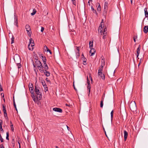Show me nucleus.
I'll use <instances>...</instances> for the list:
<instances>
[{
  "label": "nucleus",
  "mask_w": 148,
  "mask_h": 148,
  "mask_svg": "<svg viewBox=\"0 0 148 148\" xmlns=\"http://www.w3.org/2000/svg\"><path fill=\"white\" fill-rule=\"evenodd\" d=\"M129 106L130 110L134 112H136L137 110V107L135 101H132L130 103Z\"/></svg>",
  "instance_id": "f257e3e1"
},
{
  "label": "nucleus",
  "mask_w": 148,
  "mask_h": 148,
  "mask_svg": "<svg viewBox=\"0 0 148 148\" xmlns=\"http://www.w3.org/2000/svg\"><path fill=\"white\" fill-rule=\"evenodd\" d=\"M101 63L100 66L99 67L98 71V75H102V73L103 69V68L104 66L105 65V61L104 60H102L101 61Z\"/></svg>",
  "instance_id": "f03ea898"
},
{
  "label": "nucleus",
  "mask_w": 148,
  "mask_h": 148,
  "mask_svg": "<svg viewBox=\"0 0 148 148\" xmlns=\"http://www.w3.org/2000/svg\"><path fill=\"white\" fill-rule=\"evenodd\" d=\"M17 56V58L18 60V62H16V61L15 59L14 58V60L15 62L17 64V66L18 67V68L19 69L21 67V65L20 64L21 60H20V58L19 56L18 55H16Z\"/></svg>",
  "instance_id": "7ed1b4c3"
},
{
  "label": "nucleus",
  "mask_w": 148,
  "mask_h": 148,
  "mask_svg": "<svg viewBox=\"0 0 148 148\" xmlns=\"http://www.w3.org/2000/svg\"><path fill=\"white\" fill-rule=\"evenodd\" d=\"M25 28L28 35L31 36L32 32L30 26L29 25H27L25 26Z\"/></svg>",
  "instance_id": "20e7f679"
},
{
  "label": "nucleus",
  "mask_w": 148,
  "mask_h": 148,
  "mask_svg": "<svg viewBox=\"0 0 148 148\" xmlns=\"http://www.w3.org/2000/svg\"><path fill=\"white\" fill-rule=\"evenodd\" d=\"M29 43L28 45V48L29 50H32L34 49L33 47L30 48V45L31 44H34V41L32 38H30L29 39Z\"/></svg>",
  "instance_id": "39448f33"
},
{
  "label": "nucleus",
  "mask_w": 148,
  "mask_h": 148,
  "mask_svg": "<svg viewBox=\"0 0 148 148\" xmlns=\"http://www.w3.org/2000/svg\"><path fill=\"white\" fill-rule=\"evenodd\" d=\"M144 11H145V17L144 18V20L143 22V24H144L145 20L146 19V18L148 17V12L147 11V8H145Z\"/></svg>",
  "instance_id": "423d86ee"
},
{
  "label": "nucleus",
  "mask_w": 148,
  "mask_h": 148,
  "mask_svg": "<svg viewBox=\"0 0 148 148\" xmlns=\"http://www.w3.org/2000/svg\"><path fill=\"white\" fill-rule=\"evenodd\" d=\"M53 110L55 112H58L60 113L62 112V110L59 108H53Z\"/></svg>",
  "instance_id": "0eeeda50"
},
{
  "label": "nucleus",
  "mask_w": 148,
  "mask_h": 148,
  "mask_svg": "<svg viewBox=\"0 0 148 148\" xmlns=\"http://www.w3.org/2000/svg\"><path fill=\"white\" fill-rule=\"evenodd\" d=\"M47 69H45L43 70L42 71V73H46V74H45V75L46 77H48L50 76V73L49 71H47Z\"/></svg>",
  "instance_id": "6e6552de"
},
{
  "label": "nucleus",
  "mask_w": 148,
  "mask_h": 148,
  "mask_svg": "<svg viewBox=\"0 0 148 148\" xmlns=\"http://www.w3.org/2000/svg\"><path fill=\"white\" fill-rule=\"evenodd\" d=\"M140 45H139L138 47L137 48L136 52H137V58H138V59H139V58H138V56L139 55V53L140 52Z\"/></svg>",
  "instance_id": "1a4fd4ad"
},
{
  "label": "nucleus",
  "mask_w": 148,
  "mask_h": 148,
  "mask_svg": "<svg viewBox=\"0 0 148 148\" xmlns=\"http://www.w3.org/2000/svg\"><path fill=\"white\" fill-rule=\"evenodd\" d=\"M29 87L30 92H33V91H34V90H33L34 89L32 83L29 84Z\"/></svg>",
  "instance_id": "9d476101"
},
{
  "label": "nucleus",
  "mask_w": 148,
  "mask_h": 148,
  "mask_svg": "<svg viewBox=\"0 0 148 148\" xmlns=\"http://www.w3.org/2000/svg\"><path fill=\"white\" fill-rule=\"evenodd\" d=\"M35 91L36 93V94L38 95V94H40V93H41V92L38 89V87L37 86H35Z\"/></svg>",
  "instance_id": "9b49d317"
},
{
  "label": "nucleus",
  "mask_w": 148,
  "mask_h": 148,
  "mask_svg": "<svg viewBox=\"0 0 148 148\" xmlns=\"http://www.w3.org/2000/svg\"><path fill=\"white\" fill-rule=\"evenodd\" d=\"M124 141H126L128 136V133L125 130L124 131Z\"/></svg>",
  "instance_id": "f8f14e48"
},
{
  "label": "nucleus",
  "mask_w": 148,
  "mask_h": 148,
  "mask_svg": "<svg viewBox=\"0 0 148 148\" xmlns=\"http://www.w3.org/2000/svg\"><path fill=\"white\" fill-rule=\"evenodd\" d=\"M90 53H91V56H93L95 52V50L93 48L90 49Z\"/></svg>",
  "instance_id": "ddd939ff"
},
{
  "label": "nucleus",
  "mask_w": 148,
  "mask_h": 148,
  "mask_svg": "<svg viewBox=\"0 0 148 148\" xmlns=\"http://www.w3.org/2000/svg\"><path fill=\"white\" fill-rule=\"evenodd\" d=\"M41 55V56L40 57V58H41L43 63L46 62L47 59L46 57L45 56H43V55L41 54L40 56Z\"/></svg>",
  "instance_id": "4468645a"
},
{
  "label": "nucleus",
  "mask_w": 148,
  "mask_h": 148,
  "mask_svg": "<svg viewBox=\"0 0 148 148\" xmlns=\"http://www.w3.org/2000/svg\"><path fill=\"white\" fill-rule=\"evenodd\" d=\"M143 31L145 33L147 34L148 31V26H145L143 28Z\"/></svg>",
  "instance_id": "2eb2a0df"
},
{
  "label": "nucleus",
  "mask_w": 148,
  "mask_h": 148,
  "mask_svg": "<svg viewBox=\"0 0 148 148\" xmlns=\"http://www.w3.org/2000/svg\"><path fill=\"white\" fill-rule=\"evenodd\" d=\"M18 19L16 17V16H15L14 15V24L15 25H16V26L18 27Z\"/></svg>",
  "instance_id": "dca6fc26"
},
{
  "label": "nucleus",
  "mask_w": 148,
  "mask_h": 148,
  "mask_svg": "<svg viewBox=\"0 0 148 148\" xmlns=\"http://www.w3.org/2000/svg\"><path fill=\"white\" fill-rule=\"evenodd\" d=\"M43 68L44 69H48L49 67L47 66V64H46V62L44 63V64L43 66Z\"/></svg>",
  "instance_id": "f3484780"
},
{
  "label": "nucleus",
  "mask_w": 148,
  "mask_h": 148,
  "mask_svg": "<svg viewBox=\"0 0 148 148\" xmlns=\"http://www.w3.org/2000/svg\"><path fill=\"white\" fill-rule=\"evenodd\" d=\"M82 59L83 60V64L84 65H86L87 64L86 63V59L85 57H82Z\"/></svg>",
  "instance_id": "a211bd4d"
},
{
  "label": "nucleus",
  "mask_w": 148,
  "mask_h": 148,
  "mask_svg": "<svg viewBox=\"0 0 148 148\" xmlns=\"http://www.w3.org/2000/svg\"><path fill=\"white\" fill-rule=\"evenodd\" d=\"M102 25L101 24V25H100L98 28V32H100V33H101L102 31Z\"/></svg>",
  "instance_id": "6ab92c4d"
},
{
  "label": "nucleus",
  "mask_w": 148,
  "mask_h": 148,
  "mask_svg": "<svg viewBox=\"0 0 148 148\" xmlns=\"http://www.w3.org/2000/svg\"><path fill=\"white\" fill-rule=\"evenodd\" d=\"M32 99H33V101H34V102L35 103H37V102H38V96H37L36 97H36H34V98H32Z\"/></svg>",
  "instance_id": "aec40b11"
},
{
  "label": "nucleus",
  "mask_w": 148,
  "mask_h": 148,
  "mask_svg": "<svg viewBox=\"0 0 148 148\" xmlns=\"http://www.w3.org/2000/svg\"><path fill=\"white\" fill-rule=\"evenodd\" d=\"M90 84H88V86H87V88L88 90V93L89 94L88 95H89L90 92Z\"/></svg>",
  "instance_id": "412c9836"
},
{
  "label": "nucleus",
  "mask_w": 148,
  "mask_h": 148,
  "mask_svg": "<svg viewBox=\"0 0 148 148\" xmlns=\"http://www.w3.org/2000/svg\"><path fill=\"white\" fill-rule=\"evenodd\" d=\"M91 9L93 11L94 13L96 14L97 15V13L96 11V10L92 6H91Z\"/></svg>",
  "instance_id": "4be33fe9"
},
{
  "label": "nucleus",
  "mask_w": 148,
  "mask_h": 148,
  "mask_svg": "<svg viewBox=\"0 0 148 148\" xmlns=\"http://www.w3.org/2000/svg\"><path fill=\"white\" fill-rule=\"evenodd\" d=\"M35 62L36 64V65H37V67L41 63L40 61L39 60H37V61H35Z\"/></svg>",
  "instance_id": "5701e85b"
},
{
  "label": "nucleus",
  "mask_w": 148,
  "mask_h": 148,
  "mask_svg": "<svg viewBox=\"0 0 148 148\" xmlns=\"http://www.w3.org/2000/svg\"><path fill=\"white\" fill-rule=\"evenodd\" d=\"M89 47L90 49L93 48V41H90L89 42Z\"/></svg>",
  "instance_id": "b1692460"
},
{
  "label": "nucleus",
  "mask_w": 148,
  "mask_h": 148,
  "mask_svg": "<svg viewBox=\"0 0 148 148\" xmlns=\"http://www.w3.org/2000/svg\"><path fill=\"white\" fill-rule=\"evenodd\" d=\"M41 83L43 86V87H45V86H46L47 85V84L45 83V81L43 80H41Z\"/></svg>",
  "instance_id": "393cba45"
},
{
  "label": "nucleus",
  "mask_w": 148,
  "mask_h": 148,
  "mask_svg": "<svg viewBox=\"0 0 148 148\" xmlns=\"http://www.w3.org/2000/svg\"><path fill=\"white\" fill-rule=\"evenodd\" d=\"M102 100L101 101L100 103V107L101 108H102L103 106V101L104 100V98H103V97L102 98Z\"/></svg>",
  "instance_id": "a878e982"
},
{
  "label": "nucleus",
  "mask_w": 148,
  "mask_h": 148,
  "mask_svg": "<svg viewBox=\"0 0 148 148\" xmlns=\"http://www.w3.org/2000/svg\"><path fill=\"white\" fill-rule=\"evenodd\" d=\"M101 7L99 3H98V7L97 9V10L98 11H99L101 10Z\"/></svg>",
  "instance_id": "bb28decb"
},
{
  "label": "nucleus",
  "mask_w": 148,
  "mask_h": 148,
  "mask_svg": "<svg viewBox=\"0 0 148 148\" xmlns=\"http://www.w3.org/2000/svg\"><path fill=\"white\" fill-rule=\"evenodd\" d=\"M36 9L35 8H34L32 12L31 13V14L32 16H33L36 14Z\"/></svg>",
  "instance_id": "cd10ccee"
},
{
  "label": "nucleus",
  "mask_w": 148,
  "mask_h": 148,
  "mask_svg": "<svg viewBox=\"0 0 148 148\" xmlns=\"http://www.w3.org/2000/svg\"><path fill=\"white\" fill-rule=\"evenodd\" d=\"M111 114V121L112 122L113 118V110H112L111 112L110 113Z\"/></svg>",
  "instance_id": "c85d7f7f"
},
{
  "label": "nucleus",
  "mask_w": 148,
  "mask_h": 148,
  "mask_svg": "<svg viewBox=\"0 0 148 148\" xmlns=\"http://www.w3.org/2000/svg\"><path fill=\"white\" fill-rule=\"evenodd\" d=\"M2 106L3 112L6 113V110L4 105L3 104H2Z\"/></svg>",
  "instance_id": "c756f323"
},
{
  "label": "nucleus",
  "mask_w": 148,
  "mask_h": 148,
  "mask_svg": "<svg viewBox=\"0 0 148 148\" xmlns=\"http://www.w3.org/2000/svg\"><path fill=\"white\" fill-rule=\"evenodd\" d=\"M101 77V79L104 80L105 79V75L102 73V75H99Z\"/></svg>",
  "instance_id": "7c9ffc66"
},
{
  "label": "nucleus",
  "mask_w": 148,
  "mask_h": 148,
  "mask_svg": "<svg viewBox=\"0 0 148 148\" xmlns=\"http://www.w3.org/2000/svg\"><path fill=\"white\" fill-rule=\"evenodd\" d=\"M31 97H32V98H34V97H36V96L35 95V94H34V91H33V92H31Z\"/></svg>",
  "instance_id": "2f4dec72"
},
{
  "label": "nucleus",
  "mask_w": 148,
  "mask_h": 148,
  "mask_svg": "<svg viewBox=\"0 0 148 148\" xmlns=\"http://www.w3.org/2000/svg\"><path fill=\"white\" fill-rule=\"evenodd\" d=\"M12 35V37L11 38V44H12L14 42V36H13L12 35V34H11Z\"/></svg>",
  "instance_id": "473e14b6"
},
{
  "label": "nucleus",
  "mask_w": 148,
  "mask_h": 148,
  "mask_svg": "<svg viewBox=\"0 0 148 148\" xmlns=\"http://www.w3.org/2000/svg\"><path fill=\"white\" fill-rule=\"evenodd\" d=\"M9 134L8 132H6V139L8 140H9Z\"/></svg>",
  "instance_id": "72a5a7b5"
},
{
  "label": "nucleus",
  "mask_w": 148,
  "mask_h": 148,
  "mask_svg": "<svg viewBox=\"0 0 148 148\" xmlns=\"http://www.w3.org/2000/svg\"><path fill=\"white\" fill-rule=\"evenodd\" d=\"M108 3L107 1H106L105 3L104 4V8H108Z\"/></svg>",
  "instance_id": "f704fd0d"
},
{
  "label": "nucleus",
  "mask_w": 148,
  "mask_h": 148,
  "mask_svg": "<svg viewBox=\"0 0 148 148\" xmlns=\"http://www.w3.org/2000/svg\"><path fill=\"white\" fill-rule=\"evenodd\" d=\"M76 56L77 58L79 56L80 54H79V52H76Z\"/></svg>",
  "instance_id": "c9c22d12"
},
{
  "label": "nucleus",
  "mask_w": 148,
  "mask_h": 148,
  "mask_svg": "<svg viewBox=\"0 0 148 148\" xmlns=\"http://www.w3.org/2000/svg\"><path fill=\"white\" fill-rule=\"evenodd\" d=\"M10 123L11 124H12V125H10V127H11V130H12V131H14V128H13V124H12L11 121H10Z\"/></svg>",
  "instance_id": "e433bc0d"
},
{
  "label": "nucleus",
  "mask_w": 148,
  "mask_h": 148,
  "mask_svg": "<svg viewBox=\"0 0 148 148\" xmlns=\"http://www.w3.org/2000/svg\"><path fill=\"white\" fill-rule=\"evenodd\" d=\"M39 96H38V100H40L42 97V95L41 93H40V94H38Z\"/></svg>",
  "instance_id": "4c0bfd02"
},
{
  "label": "nucleus",
  "mask_w": 148,
  "mask_h": 148,
  "mask_svg": "<svg viewBox=\"0 0 148 148\" xmlns=\"http://www.w3.org/2000/svg\"><path fill=\"white\" fill-rule=\"evenodd\" d=\"M37 67L38 69L41 68H42L43 67V66H42V63H41Z\"/></svg>",
  "instance_id": "58836bf2"
},
{
  "label": "nucleus",
  "mask_w": 148,
  "mask_h": 148,
  "mask_svg": "<svg viewBox=\"0 0 148 148\" xmlns=\"http://www.w3.org/2000/svg\"><path fill=\"white\" fill-rule=\"evenodd\" d=\"M34 58L36 60V61L38 60V58L36 55H34Z\"/></svg>",
  "instance_id": "ea45409f"
},
{
  "label": "nucleus",
  "mask_w": 148,
  "mask_h": 148,
  "mask_svg": "<svg viewBox=\"0 0 148 148\" xmlns=\"http://www.w3.org/2000/svg\"><path fill=\"white\" fill-rule=\"evenodd\" d=\"M43 69H44V68L43 67L42 68H39L38 69L40 72L41 73H42V71H43V70H44Z\"/></svg>",
  "instance_id": "a19ab883"
},
{
  "label": "nucleus",
  "mask_w": 148,
  "mask_h": 148,
  "mask_svg": "<svg viewBox=\"0 0 148 148\" xmlns=\"http://www.w3.org/2000/svg\"><path fill=\"white\" fill-rule=\"evenodd\" d=\"M45 89V92L47 91L48 90V88L47 86V85L46 86L44 87Z\"/></svg>",
  "instance_id": "79ce46f5"
},
{
  "label": "nucleus",
  "mask_w": 148,
  "mask_h": 148,
  "mask_svg": "<svg viewBox=\"0 0 148 148\" xmlns=\"http://www.w3.org/2000/svg\"><path fill=\"white\" fill-rule=\"evenodd\" d=\"M0 140H1V142H3V139L2 138L1 134H0Z\"/></svg>",
  "instance_id": "37998d69"
},
{
  "label": "nucleus",
  "mask_w": 148,
  "mask_h": 148,
  "mask_svg": "<svg viewBox=\"0 0 148 148\" xmlns=\"http://www.w3.org/2000/svg\"><path fill=\"white\" fill-rule=\"evenodd\" d=\"M73 4L75 5H76V1L75 0H71Z\"/></svg>",
  "instance_id": "c03bdc74"
},
{
  "label": "nucleus",
  "mask_w": 148,
  "mask_h": 148,
  "mask_svg": "<svg viewBox=\"0 0 148 148\" xmlns=\"http://www.w3.org/2000/svg\"><path fill=\"white\" fill-rule=\"evenodd\" d=\"M13 104H14V108H16V105L15 103V101H14V97H13Z\"/></svg>",
  "instance_id": "a18cd8bd"
},
{
  "label": "nucleus",
  "mask_w": 148,
  "mask_h": 148,
  "mask_svg": "<svg viewBox=\"0 0 148 148\" xmlns=\"http://www.w3.org/2000/svg\"><path fill=\"white\" fill-rule=\"evenodd\" d=\"M16 55H18L16 54L15 57H14V58H15V59L16 61V62H18V60L17 58V56H16Z\"/></svg>",
  "instance_id": "49530a36"
},
{
  "label": "nucleus",
  "mask_w": 148,
  "mask_h": 148,
  "mask_svg": "<svg viewBox=\"0 0 148 148\" xmlns=\"http://www.w3.org/2000/svg\"><path fill=\"white\" fill-rule=\"evenodd\" d=\"M2 123H3L2 120L0 119V126H2Z\"/></svg>",
  "instance_id": "de8ad7c7"
},
{
  "label": "nucleus",
  "mask_w": 148,
  "mask_h": 148,
  "mask_svg": "<svg viewBox=\"0 0 148 148\" xmlns=\"http://www.w3.org/2000/svg\"><path fill=\"white\" fill-rule=\"evenodd\" d=\"M46 51L47 52H49V53H50L51 54H52V53L51 51L49 49H48Z\"/></svg>",
  "instance_id": "09e8293b"
},
{
  "label": "nucleus",
  "mask_w": 148,
  "mask_h": 148,
  "mask_svg": "<svg viewBox=\"0 0 148 148\" xmlns=\"http://www.w3.org/2000/svg\"><path fill=\"white\" fill-rule=\"evenodd\" d=\"M45 80L47 81L48 82H49L50 83H51V81L47 77L46 78Z\"/></svg>",
  "instance_id": "8fccbe9b"
},
{
  "label": "nucleus",
  "mask_w": 148,
  "mask_h": 148,
  "mask_svg": "<svg viewBox=\"0 0 148 148\" xmlns=\"http://www.w3.org/2000/svg\"><path fill=\"white\" fill-rule=\"evenodd\" d=\"M0 130L1 131H2L3 133V132L4 131L2 129V126H0Z\"/></svg>",
  "instance_id": "3c124183"
},
{
  "label": "nucleus",
  "mask_w": 148,
  "mask_h": 148,
  "mask_svg": "<svg viewBox=\"0 0 148 148\" xmlns=\"http://www.w3.org/2000/svg\"><path fill=\"white\" fill-rule=\"evenodd\" d=\"M3 90V88H2V86L1 84H0V91H1Z\"/></svg>",
  "instance_id": "603ef678"
},
{
  "label": "nucleus",
  "mask_w": 148,
  "mask_h": 148,
  "mask_svg": "<svg viewBox=\"0 0 148 148\" xmlns=\"http://www.w3.org/2000/svg\"><path fill=\"white\" fill-rule=\"evenodd\" d=\"M44 30V28L43 27H41V31L42 32H43Z\"/></svg>",
  "instance_id": "864d4df0"
},
{
  "label": "nucleus",
  "mask_w": 148,
  "mask_h": 148,
  "mask_svg": "<svg viewBox=\"0 0 148 148\" xmlns=\"http://www.w3.org/2000/svg\"><path fill=\"white\" fill-rule=\"evenodd\" d=\"M76 47V49L77 51V52H79V47Z\"/></svg>",
  "instance_id": "5fc2aeb1"
},
{
  "label": "nucleus",
  "mask_w": 148,
  "mask_h": 148,
  "mask_svg": "<svg viewBox=\"0 0 148 148\" xmlns=\"http://www.w3.org/2000/svg\"><path fill=\"white\" fill-rule=\"evenodd\" d=\"M107 29L105 27L104 29L103 30V33H105V34L106 33V31L107 30Z\"/></svg>",
  "instance_id": "6e6d98bb"
},
{
  "label": "nucleus",
  "mask_w": 148,
  "mask_h": 148,
  "mask_svg": "<svg viewBox=\"0 0 148 148\" xmlns=\"http://www.w3.org/2000/svg\"><path fill=\"white\" fill-rule=\"evenodd\" d=\"M44 48L45 49V51H46L48 49H49L46 46H44Z\"/></svg>",
  "instance_id": "4d7b16f0"
},
{
  "label": "nucleus",
  "mask_w": 148,
  "mask_h": 148,
  "mask_svg": "<svg viewBox=\"0 0 148 148\" xmlns=\"http://www.w3.org/2000/svg\"><path fill=\"white\" fill-rule=\"evenodd\" d=\"M137 38V36H134L133 37V39L135 42H136V38Z\"/></svg>",
  "instance_id": "13d9d810"
},
{
  "label": "nucleus",
  "mask_w": 148,
  "mask_h": 148,
  "mask_svg": "<svg viewBox=\"0 0 148 148\" xmlns=\"http://www.w3.org/2000/svg\"><path fill=\"white\" fill-rule=\"evenodd\" d=\"M90 81L89 80V79H88V77H87V83L88 84H90Z\"/></svg>",
  "instance_id": "bf43d9fd"
},
{
  "label": "nucleus",
  "mask_w": 148,
  "mask_h": 148,
  "mask_svg": "<svg viewBox=\"0 0 148 148\" xmlns=\"http://www.w3.org/2000/svg\"><path fill=\"white\" fill-rule=\"evenodd\" d=\"M34 44H30V46H31V47H32H32H33V46H34Z\"/></svg>",
  "instance_id": "052dcab7"
},
{
  "label": "nucleus",
  "mask_w": 148,
  "mask_h": 148,
  "mask_svg": "<svg viewBox=\"0 0 148 148\" xmlns=\"http://www.w3.org/2000/svg\"><path fill=\"white\" fill-rule=\"evenodd\" d=\"M106 34L105 33H103V39H105V34Z\"/></svg>",
  "instance_id": "680f3d73"
},
{
  "label": "nucleus",
  "mask_w": 148,
  "mask_h": 148,
  "mask_svg": "<svg viewBox=\"0 0 148 148\" xmlns=\"http://www.w3.org/2000/svg\"><path fill=\"white\" fill-rule=\"evenodd\" d=\"M4 114L5 117H6V116H7V114L6 112V113H4Z\"/></svg>",
  "instance_id": "e2e57ef3"
},
{
  "label": "nucleus",
  "mask_w": 148,
  "mask_h": 148,
  "mask_svg": "<svg viewBox=\"0 0 148 148\" xmlns=\"http://www.w3.org/2000/svg\"><path fill=\"white\" fill-rule=\"evenodd\" d=\"M89 77L90 79V80H91V82H93V80H92V77L90 76V75Z\"/></svg>",
  "instance_id": "0e129e2a"
},
{
  "label": "nucleus",
  "mask_w": 148,
  "mask_h": 148,
  "mask_svg": "<svg viewBox=\"0 0 148 148\" xmlns=\"http://www.w3.org/2000/svg\"><path fill=\"white\" fill-rule=\"evenodd\" d=\"M33 64L34 66V67H36V65L34 64V62L33 60Z\"/></svg>",
  "instance_id": "69168bd1"
},
{
  "label": "nucleus",
  "mask_w": 148,
  "mask_h": 148,
  "mask_svg": "<svg viewBox=\"0 0 148 148\" xmlns=\"http://www.w3.org/2000/svg\"><path fill=\"white\" fill-rule=\"evenodd\" d=\"M0 146H1V148H5L4 147V146H3V145H2V144H1V145Z\"/></svg>",
  "instance_id": "338daca9"
},
{
  "label": "nucleus",
  "mask_w": 148,
  "mask_h": 148,
  "mask_svg": "<svg viewBox=\"0 0 148 148\" xmlns=\"http://www.w3.org/2000/svg\"><path fill=\"white\" fill-rule=\"evenodd\" d=\"M5 119L7 120V121L8 120V116L5 117Z\"/></svg>",
  "instance_id": "774afa93"
}]
</instances>
